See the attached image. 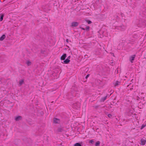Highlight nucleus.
<instances>
[{"label": "nucleus", "instance_id": "obj_1", "mask_svg": "<svg viewBox=\"0 0 146 146\" xmlns=\"http://www.w3.org/2000/svg\"><path fill=\"white\" fill-rule=\"evenodd\" d=\"M126 26L122 25L119 26L115 27L114 29L120 31H123L126 29Z\"/></svg>", "mask_w": 146, "mask_h": 146}, {"label": "nucleus", "instance_id": "obj_2", "mask_svg": "<svg viewBox=\"0 0 146 146\" xmlns=\"http://www.w3.org/2000/svg\"><path fill=\"white\" fill-rule=\"evenodd\" d=\"M135 55H133L131 56L129 58V60L131 62H133V61L134 60Z\"/></svg>", "mask_w": 146, "mask_h": 146}, {"label": "nucleus", "instance_id": "obj_3", "mask_svg": "<svg viewBox=\"0 0 146 146\" xmlns=\"http://www.w3.org/2000/svg\"><path fill=\"white\" fill-rule=\"evenodd\" d=\"M113 84L115 87H117L120 84V82L118 81H116L113 83Z\"/></svg>", "mask_w": 146, "mask_h": 146}, {"label": "nucleus", "instance_id": "obj_4", "mask_svg": "<svg viewBox=\"0 0 146 146\" xmlns=\"http://www.w3.org/2000/svg\"><path fill=\"white\" fill-rule=\"evenodd\" d=\"M71 26L72 27H76L78 25V23L77 22H73L71 24Z\"/></svg>", "mask_w": 146, "mask_h": 146}, {"label": "nucleus", "instance_id": "obj_5", "mask_svg": "<svg viewBox=\"0 0 146 146\" xmlns=\"http://www.w3.org/2000/svg\"><path fill=\"white\" fill-rule=\"evenodd\" d=\"M54 121L55 123H60V120L59 119L54 118Z\"/></svg>", "mask_w": 146, "mask_h": 146}, {"label": "nucleus", "instance_id": "obj_6", "mask_svg": "<svg viewBox=\"0 0 146 146\" xmlns=\"http://www.w3.org/2000/svg\"><path fill=\"white\" fill-rule=\"evenodd\" d=\"M146 142V140L141 139V143L142 145H144L145 144Z\"/></svg>", "mask_w": 146, "mask_h": 146}, {"label": "nucleus", "instance_id": "obj_7", "mask_svg": "<svg viewBox=\"0 0 146 146\" xmlns=\"http://www.w3.org/2000/svg\"><path fill=\"white\" fill-rule=\"evenodd\" d=\"M22 119V117L21 116H18L15 118V120L16 121H18L21 120Z\"/></svg>", "mask_w": 146, "mask_h": 146}, {"label": "nucleus", "instance_id": "obj_8", "mask_svg": "<svg viewBox=\"0 0 146 146\" xmlns=\"http://www.w3.org/2000/svg\"><path fill=\"white\" fill-rule=\"evenodd\" d=\"M66 54H63L61 57V60H64L66 57Z\"/></svg>", "mask_w": 146, "mask_h": 146}, {"label": "nucleus", "instance_id": "obj_9", "mask_svg": "<svg viewBox=\"0 0 146 146\" xmlns=\"http://www.w3.org/2000/svg\"><path fill=\"white\" fill-rule=\"evenodd\" d=\"M77 104H74L73 105V107L74 108H75L76 109H78L79 108H80V104L79 103H78V105H77V107H75V106Z\"/></svg>", "mask_w": 146, "mask_h": 146}, {"label": "nucleus", "instance_id": "obj_10", "mask_svg": "<svg viewBox=\"0 0 146 146\" xmlns=\"http://www.w3.org/2000/svg\"><path fill=\"white\" fill-rule=\"evenodd\" d=\"M70 60L68 58L66 59V60L63 61V62H62L64 64H68L70 62Z\"/></svg>", "mask_w": 146, "mask_h": 146}, {"label": "nucleus", "instance_id": "obj_11", "mask_svg": "<svg viewBox=\"0 0 146 146\" xmlns=\"http://www.w3.org/2000/svg\"><path fill=\"white\" fill-rule=\"evenodd\" d=\"M5 38V35H3L0 38V40L1 41L3 40Z\"/></svg>", "mask_w": 146, "mask_h": 146}, {"label": "nucleus", "instance_id": "obj_12", "mask_svg": "<svg viewBox=\"0 0 146 146\" xmlns=\"http://www.w3.org/2000/svg\"><path fill=\"white\" fill-rule=\"evenodd\" d=\"M26 64L28 66H29L31 65V62L30 61L27 60L26 62Z\"/></svg>", "mask_w": 146, "mask_h": 146}, {"label": "nucleus", "instance_id": "obj_13", "mask_svg": "<svg viewBox=\"0 0 146 146\" xmlns=\"http://www.w3.org/2000/svg\"><path fill=\"white\" fill-rule=\"evenodd\" d=\"M24 80H21L19 81V84L20 86L22 85L23 83Z\"/></svg>", "mask_w": 146, "mask_h": 146}, {"label": "nucleus", "instance_id": "obj_14", "mask_svg": "<svg viewBox=\"0 0 146 146\" xmlns=\"http://www.w3.org/2000/svg\"><path fill=\"white\" fill-rule=\"evenodd\" d=\"M89 26H86L85 28H82V29L84 30H88L89 29Z\"/></svg>", "mask_w": 146, "mask_h": 146}, {"label": "nucleus", "instance_id": "obj_15", "mask_svg": "<svg viewBox=\"0 0 146 146\" xmlns=\"http://www.w3.org/2000/svg\"><path fill=\"white\" fill-rule=\"evenodd\" d=\"M3 17H4L3 15L2 14L1 15L0 18V21H1L3 20Z\"/></svg>", "mask_w": 146, "mask_h": 146}, {"label": "nucleus", "instance_id": "obj_16", "mask_svg": "<svg viewBox=\"0 0 146 146\" xmlns=\"http://www.w3.org/2000/svg\"><path fill=\"white\" fill-rule=\"evenodd\" d=\"M107 97V96H106L105 97L102 98L101 99L102 101H105Z\"/></svg>", "mask_w": 146, "mask_h": 146}, {"label": "nucleus", "instance_id": "obj_17", "mask_svg": "<svg viewBox=\"0 0 146 146\" xmlns=\"http://www.w3.org/2000/svg\"><path fill=\"white\" fill-rule=\"evenodd\" d=\"M100 144V142L99 141H98L96 142L95 144V145L96 146H99Z\"/></svg>", "mask_w": 146, "mask_h": 146}, {"label": "nucleus", "instance_id": "obj_18", "mask_svg": "<svg viewBox=\"0 0 146 146\" xmlns=\"http://www.w3.org/2000/svg\"><path fill=\"white\" fill-rule=\"evenodd\" d=\"M74 146H81V145L79 143H77L74 145Z\"/></svg>", "mask_w": 146, "mask_h": 146}, {"label": "nucleus", "instance_id": "obj_19", "mask_svg": "<svg viewBox=\"0 0 146 146\" xmlns=\"http://www.w3.org/2000/svg\"><path fill=\"white\" fill-rule=\"evenodd\" d=\"M108 116L110 118H112V115L111 114H109L108 115Z\"/></svg>", "mask_w": 146, "mask_h": 146}, {"label": "nucleus", "instance_id": "obj_20", "mask_svg": "<svg viewBox=\"0 0 146 146\" xmlns=\"http://www.w3.org/2000/svg\"><path fill=\"white\" fill-rule=\"evenodd\" d=\"M86 22L88 24H90L91 23H92V22L91 21H89V20H87L86 21Z\"/></svg>", "mask_w": 146, "mask_h": 146}, {"label": "nucleus", "instance_id": "obj_21", "mask_svg": "<svg viewBox=\"0 0 146 146\" xmlns=\"http://www.w3.org/2000/svg\"><path fill=\"white\" fill-rule=\"evenodd\" d=\"M94 142V140H91L89 141V143H92V144Z\"/></svg>", "mask_w": 146, "mask_h": 146}, {"label": "nucleus", "instance_id": "obj_22", "mask_svg": "<svg viewBox=\"0 0 146 146\" xmlns=\"http://www.w3.org/2000/svg\"><path fill=\"white\" fill-rule=\"evenodd\" d=\"M145 125H142V126H141V129H142L144 128L145 127Z\"/></svg>", "mask_w": 146, "mask_h": 146}, {"label": "nucleus", "instance_id": "obj_23", "mask_svg": "<svg viewBox=\"0 0 146 146\" xmlns=\"http://www.w3.org/2000/svg\"><path fill=\"white\" fill-rule=\"evenodd\" d=\"M90 76L89 74H88L86 77V78H87Z\"/></svg>", "mask_w": 146, "mask_h": 146}, {"label": "nucleus", "instance_id": "obj_24", "mask_svg": "<svg viewBox=\"0 0 146 146\" xmlns=\"http://www.w3.org/2000/svg\"><path fill=\"white\" fill-rule=\"evenodd\" d=\"M103 35L104 36H106V35L105 34V32H103Z\"/></svg>", "mask_w": 146, "mask_h": 146}, {"label": "nucleus", "instance_id": "obj_25", "mask_svg": "<svg viewBox=\"0 0 146 146\" xmlns=\"http://www.w3.org/2000/svg\"><path fill=\"white\" fill-rule=\"evenodd\" d=\"M66 41L67 42H68V39H67L66 40Z\"/></svg>", "mask_w": 146, "mask_h": 146}, {"label": "nucleus", "instance_id": "obj_26", "mask_svg": "<svg viewBox=\"0 0 146 146\" xmlns=\"http://www.w3.org/2000/svg\"><path fill=\"white\" fill-rule=\"evenodd\" d=\"M69 57L70 58V57H68V58H69Z\"/></svg>", "mask_w": 146, "mask_h": 146}, {"label": "nucleus", "instance_id": "obj_27", "mask_svg": "<svg viewBox=\"0 0 146 146\" xmlns=\"http://www.w3.org/2000/svg\"><path fill=\"white\" fill-rule=\"evenodd\" d=\"M69 57L70 58V57H68V58H69Z\"/></svg>", "mask_w": 146, "mask_h": 146}]
</instances>
